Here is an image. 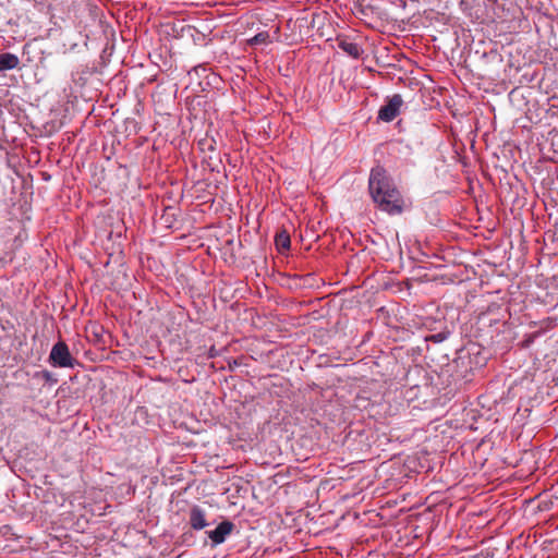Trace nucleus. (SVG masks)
<instances>
[{
	"label": "nucleus",
	"mask_w": 558,
	"mask_h": 558,
	"mask_svg": "<svg viewBox=\"0 0 558 558\" xmlns=\"http://www.w3.org/2000/svg\"><path fill=\"white\" fill-rule=\"evenodd\" d=\"M393 180L388 175L387 171L377 166L371 170L368 179V190L374 203L377 205L379 201L384 199V195L395 189Z\"/></svg>",
	"instance_id": "1"
},
{
	"label": "nucleus",
	"mask_w": 558,
	"mask_h": 558,
	"mask_svg": "<svg viewBox=\"0 0 558 558\" xmlns=\"http://www.w3.org/2000/svg\"><path fill=\"white\" fill-rule=\"evenodd\" d=\"M389 191L390 192H387L384 195V199L379 201L377 206L380 210L389 215H399L404 209V199L397 186L395 189H390Z\"/></svg>",
	"instance_id": "2"
},
{
	"label": "nucleus",
	"mask_w": 558,
	"mask_h": 558,
	"mask_svg": "<svg viewBox=\"0 0 558 558\" xmlns=\"http://www.w3.org/2000/svg\"><path fill=\"white\" fill-rule=\"evenodd\" d=\"M49 362L54 367H73L75 360L72 357L65 342L59 341L51 348Z\"/></svg>",
	"instance_id": "3"
},
{
	"label": "nucleus",
	"mask_w": 558,
	"mask_h": 558,
	"mask_svg": "<svg viewBox=\"0 0 558 558\" xmlns=\"http://www.w3.org/2000/svg\"><path fill=\"white\" fill-rule=\"evenodd\" d=\"M402 106L403 99L401 95L395 94L391 97H387L386 104L378 111V120L384 122L393 121L400 114Z\"/></svg>",
	"instance_id": "4"
},
{
	"label": "nucleus",
	"mask_w": 558,
	"mask_h": 558,
	"mask_svg": "<svg viewBox=\"0 0 558 558\" xmlns=\"http://www.w3.org/2000/svg\"><path fill=\"white\" fill-rule=\"evenodd\" d=\"M235 525L229 520H225L218 524L215 530L207 531V535L214 545L222 544L227 537L233 532Z\"/></svg>",
	"instance_id": "5"
},
{
	"label": "nucleus",
	"mask_w": 558,
	"mask_h": 558,
	"mask_svg": "<svg viewBox=\"0 0 558 558\" xmlns=\"http://www.w3.org/2000/svg\"><path fill=\"white\" fill-rule=\"evenodd\" d=\"M189 523L193 530L205 529L208 525L205 510L199 506H193L189 513Z\"/></svg>",
	"instance_id": "6"
},
{
	"label": "nucleus",
	"mask_w": 558,
	"mask_h": 558,
	"mask_svg": "<svg viewBox=\"0 0 558 558\" xmlns=\"http://www.w3.org/2000/svg\"><path fill=\"white\" fill-rule=\"evenodd\" d=\"M20 59L11 52L0 53V72L17 68Z\"/></svg>",
	"instance_id": "7"
},
{
	"label": "nucleus",
	"mask_w": 558,
	"mask_h": 558,
	"mask_svg": "<svg viewBox=\"0 0 558 558\" xmlns=\"http://www.w3.org/2000/svg\"><path fill=\"white\" fill-rule=\"evenodd\" d=\"M339 47L344 51L347 52L349 56L357 59L360 58L361 53H362V49L361 47L355 44V43H351V41H341L339 44Z\"/></svg>",
	"instance_id": "8"
},
{
	"label": "nucleus",
	"mask_w": 558,
	"mask_h": 558,
	"mask_svg": "<svg viewBox=\"0 0 558 558\" xmlns=\"http://www.w3.org/2000/svg\"><path fill=\"white\" fill-rule=\"evenodd\" d=\"M276 245L277 247L281 251V250H288L290 247V244H291V240H290V236L287 232H281L279 234H277L276 236Z\"/></svg>",
	"instance_id": "9"
},
{
	"label": "nucleus",
	"mask_w": 558,
	"mask_h": 558,
	"mask_svg": "<svg viewBox=\"0 0 558 558\" xmlns=\"http://www.w3.org/2000/svg\"><path fill=\"white\" fill-rule=\"evenodd\" d=\"M268 38H269V35L267 33H259V34L255 35L251 39V41L253 44H265V43H267Z\"/></svg>",
	"instance_id": "10"
},
{
	"label": "nucleus",
	"mask_w": 558,
	"mask_h": 558,
	"mask_svg": "<svg viewBox=\"0 0 558 558\" xmlns=\"http://www.w3.org/2000/svg\"><path fill=\"white\" fill-rule=\"evenodd\" d=\"M432 338L435 342H440L445 339V336L442 333H437V335L432 336Z\"/></svg>",
	"instance_id": "11"
},
{
	"label": "nucleus",
	"mask_w": 558,
	"mask_h": 558,
	"mask_svg": "<svg viewBox=\"0 0 558 558\" xmlns=\"http://www.w3.org/2000/svg\"><path fill=\"white\" fill-rule=\"evenodd\" d=\"M49 375H50V374H49L48 372H45V377H46V378H49Z\"/></svg>",
	"instance_id": "12"
}]
</instances>
